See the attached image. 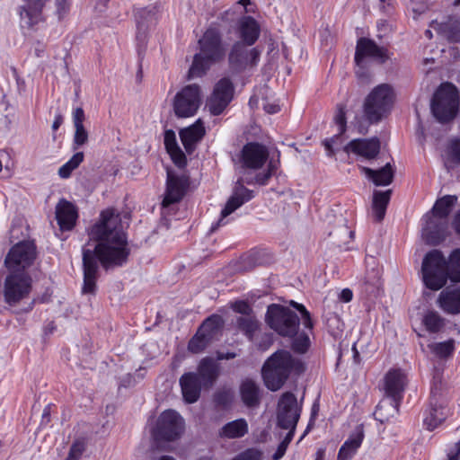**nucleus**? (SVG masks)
<instances>
[{
	"label": "nucleus",
	"mask_w": 460,
	"mask_h": 460,
	"mask_svg": "<svg viewBox=\"0 0 460 460\" xmlns=\"http://www.w3.org/2000/svg\"><path fill=\"white\" fill-rule=\"evenodd\" d=\"M89 234L97 241L94 252L104 268L121 266L127 261L129 255L127 236L120 217L114 209L103 210Z\"/></svg>",
	"instance_id": "nucleus-1"
},
{
	"label": "nucleus",
	"mask_w": 460,
	"mask_h": 460,
	"mask_svg": "<svg viewBox=\"0 0 460 460\" xmlns=\"http://www.w3.org/2000/svg\"><path fill=\"white\" fill-rule=\"evenodd\" d=\"M426 288H445L460 283V248L452 251L447 259L438 250L428 252L421 265Z\"/></svg>",
	"instance_id": "nucleus-2"
},
{
	"label": "nucleus",
	"mask_w": 460,
	"mask_h": 460,
	"mask_svg": "<svg viewBox=\"0 0 460 460\" xmlns=\"http://www.w3.org/2000/svg\"><path fill=\"white\" fill-rule=\"evenodd\" d=\"M199 51L193 57L189 77H201L210 67L221 63L226 54V44L218 28L208 27L198 41Z\"/></svg>",
	"instance_id": "nucleus-3"
},
{
	"label": "nucleus",
	"mask_w": 460,
	"mask_h": 460,
	"mask_svg": "<svg viewBox=\"0 0 460 460\" xmlns=\"http://www.w3.org/2000/svg\"><path fill=\"white\" fill-rule=\"evenodd\" d=\"M305 371L303 361L289 351L279 349L263 364L261 375L264 384L271 391L279 390L291 375Z\"/></svg>",
	"instance_id": "nucleus-4"
},
{
	"label": "nucleus",
	"mask_w": 460,
	"mask_h": 460,
	"mask_svg": "<svg viewBox=\"0 0 460 460\" xmlns=\"http://www.w3.org/2000/svg\"><path fill=\"white\" fill-rule=\"evenodd\" d=\"M36 257L35 245L31 242H21L8 252L4 263L12 271L6 278L4 288H31V279L21 271L29 267Z\"/></svg>",
	"instance_id": "nucleus-5"
},
{
	"label": "nucleus",
	"mask_w": 460,
	"mask_h": 460,
	"mask_svg": "<svg viewBox=\"0 0 460 460\" xmlns=\"http://www.w3.org/2000/svg\"><path fill=\"white\" fill-rule=\"evenodd\" d=\"M407 385V376L401 369H390L384 377V390L389 400H382L375 411L377 420L384 423L390 416L398 412L403 392Z\"/></svg>",
	"instance_id": "nucleus-6"
},
{
	"label": "nucleus",
	"mask_w": 460,
	"mask_h": 460,
	"mask_svg": "<svg viewBox=\"0 0 460 460\" xmlns=\"http://www.w3.org/2000/svg\"><path fill=\"white\" fill-rule=\"evenodd\" d=\"M394 100L395 93L390 84H381L374 87L363 103V112L367 120L376 123L383 119L391 111Z\"/></svg>",
	"instance_id": "nucleus-7"
},
{
	"label": "nucleus",
	"mask_w": 460,
	"mask_h": 460,
	"mask_svg": "<svg viewBox=\"0 0 460 460\" xmlns=\"http://www.w3.org/2000/svg\"><path fill=\"white\" fill-rule=\"evenodd\" d=\"M459 94L455 85L442 84L434 93L431 102V111L439 122L453 119L458 111Z\"/></svg>",
	"instance_id": "nucleus-8"
},
{
	"label": "nucleus",
	"mask_w": 460,
	"mask_h": 460,
	"mask_svg": "<svg viewBox=\"0 0 460 460\" xmlns=\"http://www.w3.org/2000/svg\"><path fill=\"white\" fill-rule=\"evenodd\" d=\"M266 321L270 327L281 336L293 337L297 334L299 318L287 307L276 304L269 305Z\"/></svg>",
	"instance_id": "nucleus-9"
},
{
	"label": "nucleus",
	"mask_w": 460,
	"mask_h": 460,
	"mask_svg": "<svg viewBox=\"0 0 460 460\" xmlns=\"http://www.w3.org/2000/svg\"><path fill=\"white\" fill-rule=\"evenodd\" d=\"M185 429L183 418L174 410L164 411L156 420L152 436L155 441H174Z\"/></svg>",
	"instance_id": "nucleus-10"
},
{
	"label": "nucleus",
	"mask_w": 460,
	"mask_h": 460,
	"mask_svg": "<svg viewBox=\"0 0 460 460\" xmlns=\"http://www.w3.org/2000/svg\"><path fill=\"white\" fill-rule=\"evenodd\" d=\"M203 100L201 87L197 84L181 88L173 97L172 109L176 117L190 118L199 109Z\"/></svg>",
	"instance_id": "nucleus-11"
},
{
	"label": "nucleus",
	"mask_w": 460,
	"mask_h": 460,
	"mask_svg": "<svg viewBox=\"0 0 460 460\" xmlns=\"http://www.w3.org/2000/svg\"><path fill=\"white\" fill-rule=\"evenodd\" d=\"M245 43L235 41L228 53L229 68L234 73L251 70L259 64L261 51L259 48H249Z\"/></svg>",
	"instance_id": "nucleus-12"
},
{
	"label": "nucleus",
	"mask_w": 460,
	"mask_h": 460,
	"mask_svg": "<svg viewBox=\"0 0 460 460\" xmlns=\"http://www.w3.org/2000/svg\"><path fill=\"white\" fill-rule=\"evenodd\" d=\"M234 87L227 78H221L214 86L213 92L208 98L206 107L212 115H220L234 98Z\"/></svg>",
	"instance_id": "nucleus-13"
},
{
	"label": "nucleus",
	"mask_w": 460,
	"mask_h": 460,
	"mask_svg": "<svg viewBox=\"0 0 460 460\" xmlns=\"http://www.w3.org/2000/svg\"><path fill=\"white\" fill-rule=\"evenodd\" d=\"M300 412L301 408L298 406L295 394L290 392L284 393L278 403V426L284 429H296Z\"/></svg>",
	"instance_id": "nucleus-14"
},
{
	"label": "nucleus",
	"mask_w": 460,
	"mask_h": 460,
	"mask_svg": "<svg viewBox=\"0 0 460 460\" xmlns=\"http://www.w3.org/2000/svg\"><path fill=\"white\" fill-rule=\"evenodd\" d=\"M445 400L442 398L441 383L434 382L430 389V401L423 422L427 429L433 430L446 419Z\"/></svg>",
	"instance_id": "nucleus-15"
},
{
	"label": "nucleus",
	"mask_w": 460,
	"mask_h": 460,
	"mask_svg": "<svg viewBox=\"0 0 460 460\" xmlns=\"http://www.w3.org/2000/svg\"><path fill=\"white\" fill-rule=\"evenodd\" d=\"M269 159L268 148L259 143H248L243 146L240 155V164L243 169L259 170Z\"/></svg>",
	"instance_id": "nucleus-16"
},
{
	"label": "nucleus",
	"mask_w": 460,
	"mask_h": 460,
	"mask_svg": "<svg viewBox=\"0 0 460 460\" xmlns=\"http://www.w3.org/2000/svg\"><path fill=\"white\" fill-rule=\"evenodd\" d=\"M252 197V192L243 187L241 181L238 180L232 196L229 198L225 208L221 211L220 218L216 225H212L210 231L214 232L218 226L226 225V221H225V219L243 203L249 201Z\"/></svg>",
	"instance_id": "nucleus-17"
},
{
	"label": "nucleus",
	"mask_w": 460,
	"mask_h": 460,
	"mask_svg": "<svg viewBox=\"0 0 460 460\" xmlns=\"http://www.w3.org/2000/svg\"><path fill=\"white\" fill-rule=\"evenodd\" d=\"M449 226L447 220L425 217V225L422 227V239L430 245H438L449 235Z\"/></svg>",
	"instance_id": "nucleus-18"
},
{
	"label": "nucleus",
	"mask_w": 460,
	"mask_h": 460,
	"mask_svg": "<svg viewBox=\"0 0 460 460\" xmlns=\"http://www.w3.org/2000/svg\"><path fill=\"white\" fill-rule=\"evenodd\" d=\"M373 58L381 63H384L389 58L387 50L384 48L378 47L373 40L361 38L358 40L355 54V61L358 66L363 64L365 58Z\"/></svg>",
	"instance_id": "nucleus-19"
},
{
	"label": "nucleus",
	"mask_w": 460,
	"mask_h": 460,
	"mask_svg": "<svg viewBox=\"0 0 460 460\" xmlns=\"http://www.w3.org/2000/svg\"><path fill=\"white\" fill-rule=\"evenodd\" d=\"M187 186V179L184 176H178L172 172H168L166 191L162 202L163 207H169L179 202L183 198Z\"/></svg>",
	"instance_id": "nucleus-20"
},
{
	"label": "nucleus",
	"mask_w": 460,
	"mask_h": 460,
	"mask_svg": "<svg viewBox=\"0 0 460 460\" xmlns=\"http://www.w3.org/2000/svg\"><path fill=\"white\" fill-rule=\"evenodd\" d=\"M344 149L348 154L352 153L366 160H371L380 151V141L377 137L354 139Z\"/></svg>",
	"instance_id": "nucleus-21"
},
{
	"label": "nucleus",
	"mask_w": 460,
	"mask_h": 460,
	"mask_svg": "<svg viewBox=\"0 0 460 460\" xmlns=\"http://www.w3.org/2000/svg\"><path fill=\"white\" fill-rule=\"evenodd\" d=\"M47 0H25L20 7L21 26L32 28L43 20L42 9Z\"/></svg>",
	"instance_id": "nucleus-22"
},
{
	"label": "nucleus",
	"mask_w": 460,
	"mask_h": 460,
	"mask_svg": "<svg viewBox=\"0 0 460 460\" xmlns=\"http://www.w3.org/2000/svg\"><path fill=\"white\" fill-rule=\"evenodd\" d=\"M235 32L240 42L252 46L260 37L261 26L253 17L243 15L236 22Z\"/></svg>",
	"instance_id": "nucleus-23"
},
{
	"label": "nucleus",
	"mask_w": 460,
	"mask_h": 460,
	"mask_svg": "<svg viewBox=\"0 0 460 460\" xmlns=\"http://www.w3.org/2000/svg\"><path fill=\"white\" fill-rule=\"evenodd\" d=\"M179 383L186 402L193 403L199 400L201 388L204 386L197 373L188 372L183 374Z\"/></svg>",
	"instance_id": "nucleus-24"
},
{
	"label": "nucleus",
	"mask_w": 460,
	"mask_h": 460,
	"mask_svg": "<svg viewBox=\"0 0 460 460\" xmlns=\"http://www.w3.org/2000/svg\"><path fill=\"white\" fill-rule=\"evenodd\" d=\"M160 17V6L157 4L139 8L135 11L137 36L145 35L152 27L155 26Z\"/></svg>",
	"instance_id": "nucleus-25"
},
{
	"label": "nucleus",
	"mask_w": 460,
	"mask_h": 460,
	"mask_svg": "<svg viewBox=\"0 0 460 460\" xmlns=\"http://www.w3.org/2000/svg\"><path fill=\"white\" fill-rule=\"evenodd\" d=\"M56 218L61 230H71L77 218V210L74 204L62 199L56 206Z\"/></svg>",
	"instance_id": "nucleus-26"
},
{
	"label": "nucleus",
	"mask_w": 460,
	"mask_h": 460,
	"mask_svg": "<svg viewBox=\"0 0 460 460\" xmlns=\"http://www.w3.org/2000/svg\"><path fill=\"white\" fill-rule=\"evenodd\" d=\"M364 439V429L361 425L357 426L349 438L341 447L337 460H351L360 447Z\"/></svg>",
	"instance_id": "nucleus-27"
},
{
	"label": "nucleus",
	"mask_w": 460,
	"mask_h": 460,
	"mask_svg": "<svg viewBox=\"0 0 460 460\" xmlns=\"http://www.w3.org/2000/svg\"><path fill=\"white\" fill-rule=\"evenodd\" d=\"M436 303L447 314H460V289H443Z\"/></svg>",
	"instance_id": "nucleus-28"
},
{
	"label": "nucleus",
	"mask_w": 460,
	"mask_h": 460,
	"mask_svg": "<svg viewBox=\"0 0 460 460\" xmlns=\"http://www.w3.org/2000/svg\"><path fill=\"white\" fill-rule=\"evenodd\" d=\"M197 374L204 387H211L219 376V365L214 358L206 357L200 360Z\"/></svg>",
	"instance_id": "nucleus-29"
},
{
	"label": "nucleus",
	"mask_w": 460,
	"mask_h": 460,
	"mask_svg": "<svg viewBox=\"0 0 460 460\" xmlns=\"http://www.w3.org/2000/svg\"><path fill=\"white\" fill-rule=\"evenodd\" d=\"M205 135V128L201 119L180 131V137L188 153H191L197 142Z\"/></svg>",
	"instance_id": "nucleus-30"
},
{
	"label": "nucleus",
	"mask_w": 460,
	"mask_h": 460,
	"mask_svg": "<svg viewBox=\"0 0 460 460\" xmlns=\"http://www.w3.org/2000/svg\"><path fill=\"white\" fill-rule=\"evenodd\" d=\"M431 28L451 42L460 41V18L449 17L444 22H432Z\"/></svg>",
	"instance_id": "nucleus-31"
},
{
	"label": "nucleus",
	"mask_w": 460,
	"mask_h": 460,
	"mask_svg": "<svg viewBox=\"0 0 460 460\" xmlns=\"http://www.w3.org/2000/svg\"><path fill=\"white\" fill-rule=\"evenodd\" d=\"M359 169L376 186L389 185L393 181L394 175V171L390 163H387L379 170H373L365 166H361Z\"/></svg>",
	"instance_id": "nucleus-32"
},
{
	"label": "nucleus",
	"mask_w": 460,
	"mask_h": 460,
	"mask_svg": "<svg viewBox=\"0 0 460 460\" xmlns=\"http://www.w3.org/2000/svg\"><path fill=\"white\" fill-rule=\"evenodd\" d=\"M84 288H94L97 279L98 265L90 249L83 251Z\"/></svg>",
	"instance_id": "nucleus-33"
},
{
	"label": "nucleus",
	"mask_w": 460,
	"mask_h": 460,
	"mask_svg": "<svg viewBox=\"0 0 460 460\" xmlns=\"http://www.w3.org/2000/svg\"><path fill=\"white\" fill-rule=\"evenodd\" d=\"M249 431V426L244 419H237L225 424L219 430L218 435L222 438H240Z\"/></svg>",
	"instance_id": "nucleus-34"
},
{
	"label": "nucleus",
	"mask_w": 460,
	"mask_h": 460,
	"mask_svg": "<svg viewBox=\"0 0 460 460\" xmlns=\"http://www.w3.org/2000/svg\"><path fill=\"white\" fill-rule=\"evenodd\" d=\"M421 323L429 333L442 332L447 324V320L434 309H428L422 314Z\"/></svg>",
	"instance_id": "nucleus-35"
},
{
	"label": "nucleus",
	"mask_w": 460,
	"mask_h": 460,
	"mask_svg": "<svg viewBox=\"0 0 460 460\" xmlns=\"http://www.w3.org/2000/svg\"><path fill=\"white\" fill-rule=\"evenodd\" d=\"M240 393L242 400L247 407L253 408L259 405L260 388L254 381L244 380L241 385Z\"/></svg>",
	"instance_id": "nucleus-36"
},
{
	"label": "nucleus",
	"mask_w": 460,
	"mask_h": 460,
	"mask_svg": "<svg viewBox=\"0 0 460 460\" xmlns=\"http://www.w3.org/2000/svg\"><path fill=\"white\" fill-rule=\"evenodd\" d=\"M456 201V196L447 195L438 199L433 206L431 215H426V217L439 218L440 220H447L454 204Z\"/></svg>",
	"instance_id": "nucleus-37"
},
{
	"label": "nucleus",
	"mask_w": 460,
	"mask_h": 460,
	"mask_svg": "<svg viewBox=\"0 0 460 460\" xmlns=\"http://www.w3.org/2000/svg\"><path fill=\"white\" fill-rule=\"evenodd\" d=\"M345 108V105L342 103L337 105L334 122L338 127V135L331 139H326L323 143L329 155H332L334 154L332 145L337 139H339V135L343 134L346 130Z\"/></svg>",
	"instance_id": "nucleus-38"
},
{
	"label": "nucleus",
	"mask_w": 460,
	"mask_h": 460,
	"mask_svg": "<svg viewBox=\"0 0 460 460\" xmlns=\"http://www.w3.org/2000/svg\"><path fill=\"white\" fill-rule=\"evenodd\" d=\"M391 191H377L373 194L372 211L376 221L383 220L390 200Z\"/></svg>",
	"instance_id": "nucleus-39"
},
{
	"label": "nucleus",
	"mask_w": 460,
	"mask_h": 460,
	"mask_svg": "<svg viewBox=\"0 0 460 460\" xmlns=\"http://www.w3.org/2000/svg\"><path fill=\"white\" fill-rule=\"evenodd\" d=\"M224 325V320L222 316L218 314H212L204 320L202 324L199 326V330L212 340L217 335Z\"/></svg>",
	"instance_id": "nucleus-40"
},
{
	"label": "nucleus",
	"mask_w": 460,
	"mask_h": 460,
	"mask_svg": "<svg viewBox=\"0 0 460 460\" xmlns=\"http://www.w3.org/2000/svg\"><path fill=\"white\" fill-rule=\"evenodd\" d=\"M212 339L198 329L196 334L190 339L188 349L195 354L202 352L211 342Z\"/></svg>",
	"instance_id": "nucleus-41"
},
{
	"label": "nucleus",
	"mask_w": 460,
	"mask_h": 460,
	"mask_svg": "<svg viewBox=\"0 0 460 460\" xmlns=\"http://www.w3.org/2000/svg\"><path fill=\"white\" fill-rule=\"evenodd\" d=\"M431 353L439 358L450 357L455 349V341L450 339L443 342H434L428 345Z\"/></svg>",
	"instance_id": "nucleus-42"
},
{
	"label": "nucleus",
	"mask_w": 460,
	"mask_h": 460,
	"mask_svg": "<svg viewBox=\"0 0 460 460\" xmlns=\"http://www.w3.org/2000/svg\"><path fill=\"white\" fill-rule=\"evenodd\" d=\"M31 289H3L4 301L10 306H14L29 298Z\"/></svg>",
	"instance_id": "nucleus-43"
},
{
	"label": "nucleus",
	"mask_w": 460,
	"mask_h": 460,
	"mask_svg": "<svg viewBox=\"0 0 460 460\" xmlns=\"http://www.w3.org/2000/svg\"><path fill=\"white\" fill-rule=\"evenodd\" d=\"M84 160V153H75L65 164L58 170V175L62 179L68 178L72 172L76 169Z\"/></svg>",
	"instance_id": "nucleus-44"
},
{
	"label": "nucleus",
	"mask_w": 460,
	"mask_h": 460,
	"mask_svg": "<svg viewBox=\"0 0 460 460\" xmlns=\"http://www.w3.org/2000/svg\"><path fill=\"white\" fill-rule=\"evenodd\" d=\"M233 399L234 392L230 388L220 389L214 394V402L223 409L228 408L232 404Z\"/></svg>",
	"instance_id": "nucleus-45"
},
{
	"label": "nucleus",
	"mask_w": 460,
	"mask_h": 460,
	"mask_svg": "<svg viewBox=\"0 0 460 460\" xmlns=\"http://www.w3.org/2000/svg\"><path fill=\"white\" fill-rule=\"evenodd\" d=\"M237 324L238 328L250 339L258 329V322L252 317H240Z\"/></svg>",
	"instance_id": "nucleus-46"
},
{
	"label": "nucleus",
	"mask_w": 460,
	"mask_h": 460,
	"mask_svg": "<svg viewBox=\"0 0 460 460\" xmlns=\"http://www.w3.org/2000/svg\"><path fill=\"white\" fill-rule=\"evenodd\" d=\"M255 266L254 258L252 255L243 256L239 261L234 265L229 266L224 270V273H229L233 270H249Z\"/></svg>",
	"instance_id": "nucleus-47"
},
{
	"label": "nucleus",
	"mask_w": 460,
	"mask_h": 460,
	"mask_svg": "<svg viewBox=\"0 0 460 460\" xmlns=\"http://www.w3.org/2000/svg\"><path fill=\"white\" fill-rule=\"evenodd\" d=\"M310 346V340L307 334L300 333L292 341L291 347L295 352L305 353Z\"/></svg>",
	"instance_id": "nucleus-48"
},
{
	"label": "nucleus",
	"mask_w": 460,
	"mask_h": 460,
	"mask_svg": "<svg viewBox=\"0 0 460 460\" xmlns=\"http://www.w3.org/2000/svg\"><path fill=\"white\" fill-rule=\"evenodd\" d=\"M279 163L277 161L270 160L267 164V170L264 173H259L255 176L254 181L261 185L266 184L268 180L272 176L278 169Z\"/></svg>",
	"instance_id": "nucleus-49"
},
{
	"label": "nucleus",
	"mask_w": 460,
	"mask_h": 460,
	"mask_svg": "<svg viewBox=\"0 0 460 460\" xmlns=\"http://www.w3.org/2000/svg\"><path fill=\"white\" fill-rule=\"evenodd\" d=\"M85 450V444L82 440L75 441L70 447L68 456L66 460H80Z\"/></svg>",
	"instance_id": "nucleus-50"
},
{
	"label": "nucleus",
	"mask_w": 460,
	"mask_h": 460,
	"mask_svg": "<svg viewBox=\"0 0 460 460\" xmlns=\"http://www.w3.org/2000/svg\"><path fill=\"white\" fill-rule=\"evenodd\" d=\"M339 234L342 237V240H338L337 241L338 246L342 247V248H344L346 250L349 249V244L352 241V239L354 238V232L351 231L346 226H343L339 230Z\"/></svg>",
	"instance_id": "nucleus-51"
},
{
	"label": "nucleus",
	"mask_w": 460,
	"mask_h": 460,
	"mask_svg": "<svg viewBox=\"0 0 460 460\" xmlns=\"http://www.w3.org/2000/svg\"><path fill=\"white\" fill-rule=\"evenodd\" d=\"M75 131L74 135V149L84 145L88 140V133L84 125L75 126Z\"/></svg>",
	"instance_id": "nucleus-52"
},
{
	"label": "nucleus",
	"mask_w": 460,
	"mask_h": 460,
	"mask_svg": "<svg viewBox=\"0 0 460 460\" xmlns=\"http://www.w3.org/2000/svg\"><path fill=\"white\" fill-rule=\"evenodd\" d=\"M56 14L58 20H63L69 13L71 0H55Z\"/></svg>",
	"instance_id": "nucleus-53"
},
{
	"label": "nucleus",
	"mask_w": 460,
	"mask_h": 460,
	"mask_svg": "<svg viewBox=\"0 0 460 460\" xmlns=\"http://www.w3.org/2000/svg\"><path fill=\"white\" fill-rule=\"evenodd\" d=\"M448 155L454 163L460 164V139L451 140L448 146Z\"/></svg>",
	"instance_id": "nucleus-54"
},
{
	"label": "nucleus",
	"mask_w": 460,
	"mask_h": 460,
	"mask_svg": "<svg viewBox=\"0 0 460 460\" xmlns=\"http://www.w3.org/2000/svg\"><path fill=\"white\" fill-rule=\"evenodd\" d=\"M291 305L301 313L304 326L307 329H312L313 322L311 320L310 314L306 310V308L303 305L297 304L294 301L291 302Z\"/></svg>",
	"instance_id": "nucleus-55"
},
{
	"label": "nucleus",
	"mask_w": 460,
	"mask_h": 460,
	"mask_svg": "<svg viewBox=\"0 0 460 460\" xmlns=\"http://www.w3.org/2000/svg\"><path fill=\"white\" fill-rule=\"evenodd\" d=\"M261 453L257 449H247L246 451L241 453L233 460H261Z\"/></svg>",
	"instance_id": "nucleus-56"
},
{
	"label": "nucleus",
	"mask_w": 460,
	"mask_h": 460,
	"mask_svg": "<svg viewBox=\"0 0 460 460\" xmlns=\"http://www.w3.org/2000/svg\"><path fill=\"white\" fill-rule=\"evenodd\" d=\"M168 153L170 154L171 158L177 166L182 167L185 165L186 156L180 147L174 148L173 150H171Z\"/></svg>",
	"instance_id": "nucleus-57"
},
{
	"label": "nucleus",
	"mask_w": 460,
	"mask_h": 460,
	"mask_svg": "<svg viewBox=\"0 0 460 460\" xmlns=\"http://www.w3.org/2000/svg\"><path fill=\"white\" fill-rule=\"evenodd\" d=\"M364 285L377 287L380 285V271L373 269L371 272H367L364 281Z\"/></svg>",
	"instance_id": "nucleus-58"
},
{
	"label": "nucleus",
	"mask_w": 460,
	"mask_h": 460,
	"mask_svg": "<svg viewBox=\"0 0 460 460\" xmlns=\"http://www.w3.org/2000/svg\"><path fill=\"white\" fill-rule=\"evenodd\" d=\"M232 308L234 309V311L245 315H249L252 312L250 305L243 300L235 301L234 303H233Z\"/></svg>",
	"instance_id": "nucleus-59"
},
{
	"label": "nucleus",
	"mask_w": 460,
	"mask_h": 460,
	"mask_svg": "<svg viewBox=\"0 0 460 460\" xmlns=\"http://www.w3.org/2000/svg\"><path fill=\"white\" fill-rule=\"evenodd\" d=\"M164 145L167 152L178 148V145L175 139V135L172 131H166L164 136Z\"/></svg>",
	"instance_id": "nucleus-60"
},
{
	"label": "nucleus",
	"mask_w": 460,
	"mask_h": 460,
	"mask_svg": "<svg viewBox=\"0 0 460 460\" xmlns=\"http://www.w3.org/2000/svg\"><path fill=\"white\" fill-rule=\"evenodd\" d=\"M267 56H268L270 60H274L279 56V47H278V44L275 41H273V40H270V42L268 43Z\"/></svg>",
	"instance_id": "nucleus-61"
},
{
	"label": "nucleus",
	"mask_w": 460,
	"mask_h": 460,
	"mask_svg": "<svg viewBox=\"0 0 460 460\" xmlns=\"http://www.w3.org/2000/svg\"><path fill=\"white\" fill-rule=\"evenodd\" d=\"M84 111L82 108H76L73 112V122L74 126L84 125Z\"/></svg>",
	"instance_id": "nucleus-62"
},
{
	"label": "nucleus",
	"mask_w": 460,
	"mask_h": 460,
	"mask_svg": "<svg viewBox=\"0 0 460 460\" xmlns=\"http://www.w3.org/2000/svg\"><path fill=\"white\" fill-rule=\"evenodd\" d=\"M234 16H235L234 10L230 8V9L223 12L222 13H220L219 19L224 22H230L234 21Z\"/></svg>",
	"instance_id": "nucleus-63"
},
{
	"label": "nucleus",
	"mask_w": 460,
	"mask_h": 460,
	"mask_svg": "<svg viewBox=\"0 0 460 460\" xmlns=\"http://www.w3.org/2000/svg\"><path fill=\"white\" fill-rule=\"evenodd\" d=\"M288 447L284 444L280 443L276 450V452L272 456V460H279L283 457L287 451Z\"/></svg>",
	"instance_id": "nucleus-64"
}]
</instances>
